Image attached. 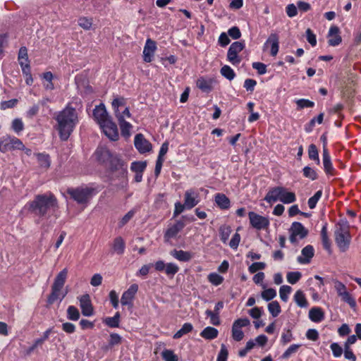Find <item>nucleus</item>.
<instances>
[{
    "instance_id": "nucleus-1",
    "label": "nucleus",
    "mask_w": 361,
    "mask_h": 361,
    "mask_svg": "<svg viewBox=\"0 0 361 361\" xmlns=\"http://www.w3.org/2000/svg\"><path fill=\"white\" fill-rule=\"evenodd\" d=\"M58 208V200L51 192L36 195L34 199L27 202L23 207L39 218L35 220L36 224H39L40 219L49 218Z\"/></svg>"
},
{
    "instance_id": "nucleus-2",
    "label": "nucleus",
    "mask_w": 361,
    "mask_h": 361,
    "mask_svg": "<svg viewBox=\"0 0 361 361\" xmlns=\"http://www.w3.org/2000/svg\"><path fill=\"white\" fill-rule=\"evenodd\" d=\"M55 120V128L62 141H66L70 137L79 122L76 109L69 104L57 113Z\"/></svg>"
},
{
    "instance_id": "nucleus-3",
    "label": "nucleus",
    "mask_w": 361,
    "mask_h": 361,
    "mask_svg": "<svg viewBox=\"0 0 361 361\" xmlns=\"http://www.w3.org/2000/svg\"><path fill=\"white\" fill-rule=\"evenodd\" d=\"M92 116L94 121L99 126L102 133L111 140H118L119 134L117 125L108 114L103 103L97 105L93 109Z\"/></svg>"
},
{
    "instance_id": "nucleus-4",
    "label": "nucleus",
    "mask_w": 361,
    "mask_h": 361,
    "mask_svg": "<svg viewBox=\"0 0 361 361\" xmlns=\"http://www.w3.org/2000/svg\"><path fill=\"white\" fill-rule=\"evenodd\" d=\"M67 193L78 204H85L96 194V190L92 188L81 186L68 188Z\"/></svg>"
},
{
    "instance_id": "nucleus-5",
    "label": "nucleus",
    "mask_w": 361,
    "mask_h": 361,
    "mask_svg": "<svg viewBox=\"0 0 361 361\" xmlns=\"http://www.w3.org/2000/svg\"><path fill=\"white\" fill-rule=\"evenodd\" d=\"M16 149H24V145L20 139L10 135H5L0 138L1 152L6 153Z\"/></svg>"
},
{
    "instance_id": "nucleus-6",
    "label": "nucleus",
    "mask_w": 361,
    "mask_h": 361,
    "mask_svg": "<svg viewBox=\"0 0 361 361\" xmlns=\"http://www.w3.org/2000/svg\"><path fill=\"white\" fill-rule=\"evenodd\" d=\"M245 48V42L242 41H236L233 42L228 48L227 52V60L233 66H238L242 59L239 56V53Z\"/></svg>"
},
{
    "instance_id": "nucleus-7",
    "label": "nucleus",
    "mask_w": 361,
    "mask_h": 361,
    "mask_svg": "<svg viewBox=\"0 0 361 361\" xmlns=\"http://www.w3.org/2000/svg\"><path fill=\"white\" fill-rule=\"evenodd\" d=\"M289 233V240L290 243L293 244H295L298 243V240L303 239L307 235L308 231L304 227V226L301 223L294 221L293 223H292L290 226Z\"/></svg>"
},
{
    "instance_id": "nucleus-8",
    "label": "nucleus",
    "mask_w": 361,
    "mask_h": 361,
    "mask_svg": "<svg viewBox=\"0 0 361 361\" xmlns=\"http://www.w3.org/2000/svg\"><path fill=\"white\" fill-rule=\"evenodd\" d=\"M153 266L156 271H164L170 279H173L180 269L179 267L176 263H165L164 261L161 259L157 261Z\"/></svg>"
},
{
    "instance_id": "nucleus-9",
    "label": "nucleus",
    "mask_w": 361,
    "mask_h": 361,
    "mask_svg": "<svg viewBox=\"0 0 361 361\" xmlns=\"http://www.w3.org/2000/svg\"><path fill=\"white\" fill-rule=\"evenodd\" d=\"M248 216L251 226L257 230L266 229L269 226V220L267 217L261 216L254 212H250Z\"/></svg>"
},
{
    "instance_id": "nucleus-10",
    "label": "nucleus",
    "mask_w": 361,
    "mask_h": 361,
    "mask_svg": "<svg viewBox=\"0 0 361 361\" xmlns=\"http://www.w3.org/2000/svg\"><path fill=\"white\" fill-rule=\"evenodd\" d=\"M107 166L112 172H118L121 175H125L127 173V164L116 154H114Z\"/></svg>"
},
{
    "instance_id": "nucleus-11",
    "label": "nucleus",
    "mask_w": 361,
    "mask_h": 361,
    "mask_svg": "<svg viewBox=\"0 0 361 361\" xmlns=\"http://www.w3.org/2000/svg\"><path fill=\"white\" fill-rule=\"evenodd\" d=\"M185 224L182 220H177L175 224L169 225L164 232V239L165 243H169L171 239L176 238L179 232H180Z\"/></svg>"
},
{
    "instance_id": "nucleus-12",
    "label": "nucleus",
    "mask_w": 361,
    "mask_h": 361,
    "mask_svg": "<svg viewBox=\"0 0 361 361\" xmlns=\"http://www.w3.org/2000/svg\"><path fill=\"white\" fill-rule=\"evenodd\" d=\"M335 240L342 252H345L349 247L350 235L347 231L339 228L335 231Z\"/></svg>"
},
{
    "instance_id": "nucleus-13",
    "label": "nucleus",
    "mask_w": 361,
    "mask_h": 361,
    "mask_svg": "<svg viewBox=\"0 0 361 361\" xmlns=\"http://www.w3.org/2000/svg\"><path fill=\"white\" fill-rule=\"evenodd\" d=\"M200 202V194L194 188H190L185 190L184 194V204L186 209H191Z\"/></svg>"
},
{
    "instance_id": "nucleus-14",
    "label": "nucleus",
    "mask_w": 361,
    "mask_h": 361,
    "mask_svg": "<svg viewBox=\"0 0 361 361\" xmlns=\"http://www.w3.org/2000/svg\"><path fill=\"white\" fill-rule=\"evenodd\" d=\"M94 155L95 156L97 161L101 164L107 166L109 161L112 159L114 153H112L107 147L100 146L97 148Z\"/></svg>"
},
{
    "instance_id": "nucleus-15",
    "label": "nucleus",
    "mask_w": 361,
    "mask_h": 361,
    "mask_svg": "<svg viewBox=\"0 0 361 361\" xmlns=\"http://www.w3.org/2000/svg\"><path fill=\"white\" fill-rule=\"evenodd\" d=\"M134 145L137 150L141 154H145L152 149V144L141 133L135 136Z\"/></svg>"
},
{
    "instance_id": "nucleus-16",
    "label": "nucleus",
    "mask_w": 361,
    "mask_h": 361,
    "mask_svg": "<svg viewBox=\"0 0 361 361\" xmlns=\"http://www.w3.org/2000/svg\"><path fill=\"white\" fill-rule=\"evenodd\" d=\"M78 299L82 315L85 317H90L93 315L94 309L90 295L88 294H85L80 296Z\"/></svg>"
},
{
    "instance_id": "nucleus-17",
    "label": "nucleus",
    "mask_w": 361,
    "mask_h": 361,
    "mask_svg": "<svg viewBox=\"0 0 361 361\" xmlns=\"http://www.w3.org/2000/svg\"><path fill=\"white\" fill-rule=\"evenodd\" d=\"M138 290V286L135 283L132 284L127 290H126L121 298L122 305L133 306V300Z\"/></svg>"
},
{
    "instance_id": "nucleus-18",
    "label": "nucleus",
    "mask_w": 361,
    "mask_h": 361,
    "mask_svg": "<svg viewBox=\"0 0 361 361\" xmlns=\"http://www.w3.org/2000/svg\"><path fill=\"white\" fill-rule=\"evenodd\" d=\"M157 49L156 43L151 39H147L143 49V60L147 63L152 61L155 51Z\"/></svg>"
},
{
    "instance_id": "nucleus-19",
    "label": "nucleus",
    "mask_w": 361,
    "mask_h": 361,
    "mask_svg": "<svg viewBox=\"0 0 361 361\" xmlns=\"http://www.w3.org/2000/svg\"><path fill=\"white\" fill-rule=\"evenodd\" d=\"M168 150H169V142H164L160 147V149L159 152V155H158L157 159L156 161L154 174L157 177L159 176V175L160 174V172H161V168L163 166V162L164 161V157L167 153Z\"/></svg>"
},
{
    "instance_id": "nucleus-20",
    "label": "nucleus",
    "mask_w": 361,
    "mask_h": 361,
    "mask_svg": "<svg viewBox=\"0 0 361 361\" xmlns=\"http://www.w3.org/2000/svg\"><path fill=\"white\" fill-rule=\"evenodd\" d=\"M340 30L338 27L337 26H331L329 28V32H328V44L330 46L332 47H336L339 45L342 42V38L341 35H339Z\"/></svg>"
},
{
    "instance_id": "nucleus-21",
    "label": "nucleus",
    "mask_w": 361,
    "mask_h": 361,
    "mask_svg": "<svg viewBox=\"0 0 361 361\" xmlns=\"http://www.w3.org/2000/svg\"><path fill=\"white\" fill-rule=\"evenodd\" d=\"M314 255V249L312 245H307L301 251V255L298 256L297 261L302 264L310 263Z\"/></svg>"
},
{
    "instance_id": "nucleus-22",
    "label": "nucleus",
    "mask_w": 361,
    "mask_h": 361,
    "mask_svg": "<svg viewBox=\"0 0 361 361\" xmlns=\"http://www.w3.org/2000/svg\"><path fill=\"white\" fill-rule=\"evenodd\" d=\"M269 44H271V55L272 56H276L279 49V39L277 34L271 33L264 43V47H266Z\"/></svg>"
},
{
    "instance_id": "nucleus-23",
    "label": "nucleus",
    "mask_w": 361,
    "mask_h": 361,
    "mask_svg": "<svg viewBox=\"0 0 361 361\" xmlns=\"http://www.w3.org/2000/svg\"><path fill=\"white\" fill-rule=\"evenodd\" d=\"M283 191V187H275L269 190L267 193L264 200L268 203H274L279 200L281 192Z\"/></svg>"
},
{
    "instance_id": "nucleus-24",
    "label": "nucleus",
    "mask_w": 361,
    "mask_h": 361,
    "mask_svg": "<svg viewBox=\"0 0 361 361\" xmlns=\"http://www.w3.org/2000/svg\"><path fill=\"white\" fill-rule=\"evenodd\" d=\"M170 255L176 259L183 262H189L193 257L190 252L176 249L171 250Z\"/></svg>"
},
{
    "instance_id": "nucleus-25",
    "label": "nucleus",
    "mask_w": 361,
    "mask_h": 361,
    "mask_svg": "<svg viewBox=\"0 0 361 361\" xmlns=\"http://www.w3.org/2000/svg\"><path fill=\"white\" fill-rule=\"evenodd\" d=\"M212 79L200 77L196 81L197 87L203 92L209 93L212 90Z\"/></svg>"
},
{
    "instance_id": "nucleus-26",
    "label": "nucleus",
    "mask_w": 361,
    "mask_h": 361,
    "mask_svg": "<svg viewBox=\"0 0 361 361\" xmlns=\"http://www.w3.org/2000/svg\"><path fill=\"white\" fill-rule=\"evenodd\" d=\"M214 202L221 209H228L231 207L229 198L224 193H216L214 195Z\"/></svg>"
},
{
    "instance_id": "nucleus-27",
    "label": "nucleus",
    "mask_w": 361,
    "mask_h": 361,
    "mask_svg": "<svg viewBox=\"0 0 361 361\" xmlns=\"http://www.w3.org/2000/svg\"><path fill=\"white\" fill-rule=\"evenodd\" d=\"M126 249V243L123 238L121 236H118L114 238L112 243V252L118 255H122Z\"/></svg>"
},
{
    "instance_id": "nucleus-28",
    "label": "nucleus",
    "mask_w": 361,
    "mask_h": 361,
    "mask_svg": "<svg viewBox=\"0 0 361 361\" xmlns=\"http://www.w3.org/2000/svg\"><path fill=\"white\" fill-rule=\"evenodd\" d=\"M309 318L313 322H320L324 319V314L322 308L314 307L309 311Z\"/></svg>"
},
{
    "instance_id": "nucleus-29",
    "label": "nucleus",
    "mask_w": 361,
    "mask_h": 361,
    "mask_svg": "<svg viewBox=\"0 0 361 361\" xmlns=\"http://www.w3.org/2000/svg\"><path fill=\"white\" fill-rule=\"evenodd\" d=\"M293 300L297 305L301 308H307L309 305L305 293L300 290H298L295 293Z\"/></svg>"
},
{
    "instance_id": "nucleus-30",
    "label": "nucleus",
    "mask_w": 361,
    "mask_h": 361,
    "mask_svg": "<svg viewBox=\"0 0 361 361\" xmlns=\"http://www.w3.org/2000/svg\"><path fill=\"white\" fill-rule=\"evenodd\" d=\"M218 330L212 326H207L200 332V336L207 340H213L218 336Z\"/></svg>"
},
{
    "instance_id": "nucleus-31",
    "label": "nucleus",
    "mask_w": 361,
    "mask_h": 361,
    "mask_svg": "<svg viewBox=\"0 0 361 361\" xmlns=\"http://www.w3.org/2000/svg\"><path fill=\"white\" fill-rule=\"evenodd\" d=\"M68 274V269L66 268H64L63 270H61L56 276L54 283L52 286H56L58 288H60L62 289Z\"/></svg>"
},
{
    "instance_id": "nucleus-32",
    "label": "nucleus",
    "mask_w": 361,
    "mask_h": 361,
    "mask_svg": "<svg viewBox=\"0 0 361 361\" xmlns=\"http://www.w3.org/2000/svg\"><path fill=\"white\" fill-rule=\"evenodd\" d=\"M119 117L118 124L120 126L121 135L123 137H129L133 126L129 122L125 121V119H122L121 116Z\"/></svg>"
},
{
    "instance_id": "nucleus-33",
    "label": "nucleus",
    "mask_w": 361,
    "mask_h": 361,
    "mask_svg": "<svg viewBox=\"0 0 361 361\" xmlns=\"http://www.w3.org/2000/svg\"><path fill=\"white\" fill-rule=\"evenodd\" d=\"M296 200L295 194L293 192H288L283 188V191L281 192L280 201L283 204H290Z\"/></svg>"
},
{
    "instance_id": "nucleus-34",
    "label": "nucleus",
    "mask_w": 361,
    "mask_h": 361,
    "mask_svg": "<svg viewBox=\"0 0 361 361\" xmlns=\"http://www.w3.org/2000/svg\"><path fill=\"white\" fill-rule=\"evenodd\" d=\"M112 109L114 113H117L121 109L126 106V99L123 97L116 96L111 102Z\"/></svg>"
},
{
    "instance_id": "nucleus-35",
    "label": "nucleus",
    "mask_w": 361,
    "mask_h": 361,
    "mask_svg": "<svg viewBox=\"0 0 361 361\" xmlns=\"http://www.w3.org/2000/svg\"><path fill=\"white\" fill-rule=\"evenodd\" d=\"M61 290V288H58L54 286H51V293L49 295L48 299H47V302L49 304H53L59 298H60V300H61L65 297V295H63L60 298Z\"/></svg>"
},
{
    "instance_id": "nucleus-36",
    "label": "nucleus",
    "mask_w": 361,
    "mask_h": 361,
    "mask_svg": "<svg viewBox=\"0 0 361 361\" xmlns=\"http://www.w3.org/2000/svg\"><path fill=\"white\" fill-rule=\"evenodd\" d=\"M120 322V313L117 312L114 317H106L104 320V323L111 327V328H116L119 326Z\"/></svg>"
},
{
    "instance_id": "nucleus-37",
    "label": "nucleus",
    "mask_w": 361,
    "mask_h": 361,
    "mask_svg": "<svg viewBox=\"0 0 361 361\" xmlns=\"http://www.w3.org/2000/svg\"><path fill=\"white\" fill-rule=\"evenodd\" d=\"M36 155L37 161L41 167L48 169L50 166L51 161L49 154L44 153H38Z\"/></svg>"
},
{
    "instance_id": "nucleus-38",
    "label": "nucleus",
    "mask_w": 361,
    "mask_h": 361,
    "mask_svg": "<svg viewBox=\"0 0 361 361\" xmlns=\"http://www.w3.org/2000/svg\"><path fill=\"white\" fill-rule=\"evenodd\" d=\"M193 326L190 323H185L182 327L173 335L174 339H178L183 335L191 332Z\"/></svg>"
},
{
    "instance_id": "nucleus-39",
    "label": "nucleus",
    "mask_w": 361,
    "mask_h": 361,
    "mask_svg": "<svg viewBox=\"0 0 361 361\" xmlns=\"http://www.w3.org/2000/svg\"><path fill=\"white\" fill-rule=\"evenodd\" d=\"M220 73L222 76L230 81L233 80L235 77L234 71L228 65L222 66L220 70Z\"/></svg>"
},
{
    "instance_id": "nucleus-40",
    "label": "nucleus",
    "mask_w": 361,
    "mask_h": 361,
    "mask_svg": "<svg viewBox=\"0 0 361 361\" xmlns=\"http://www.w3.org/2000/svg\"><path fill=\"white\" fill-rule=\"evenodd\" d=\"M321 235H322V241L324 248L328 251H330L331 242H330L328 235H327L326 224L323 226L322 231H321Z\"/></svg>"
},
{
    "instance_id": "nucleus-41",
    "label": "nucleus",
    "mask_w": 361,
    "mask_h": 361,
    "mask_svg": "<svg viewBox=\"0 0 361 361\" xmlns=\"http://www.w3.org/2000/svg\"><path fill=\"white\" fill-rule=\"evenodd\" d=\"M268 310L273 317H276L281 312L278 301H272L268 304Z\"/></svg>"
},
{
    "instance_id": "nucleus-42",
    "label": "nucleus",
    "mask_w": 361,
    "mask_h": 361,
    "mask_svg": "<svg viewBox=\"0 0 361 361\" xmlns=\"http://www.w3.org/2000/svg\"><path fill=\"white\" fill-rule=\"evenodd\" d=\"M231 233V228L229 226L224 225L219 228V235L221 240L226 243Z\"/></svg>"
},
{
    "instance_id": "nucleus-43",
    "label": "nucleus",
    "mask_w": 361,
    "mask_h": 361,
    "mask_svg": "<svg viewBox=\"0 0 361 361\" xmlns=\"http://www.w3.org/2000/svg\"><path fill=\"white\" fill-rule=\"evenodd\" d=\"M164 361H178V357L172 350L164 349L161 353Z\"/></svg>"
},
{
    "instance_id": "nucleus-44",
    "label": "nucleus",
    "mask_w": 361,
    "mask_h": 361,
    "mask_svg": "<svg viewBox=\"0 0 361 361\" xmlns=\"http://www.w3.org/2000/svg\"><path fill=\"white\" fill-rule=\"evenodd\" d=\"M11 128L17 135H19L24 130V123L22 119L14 118L11 123Z\"/></svg>"
},
{
    "instance_id": "nucleus-45",
    "label": "nucleus",
    "mask_w": 361,
    "mask_h": 361,
    "mask_svg": "<svg viewBox=\"0 0 361 361\" xmlns=\"http://www.w3.org/2000/svg\"><path fill=\"white\" fill-rule=\"evenodd\" d=\"M67 318L69 320L77 321L80 318L79 310L73 305H71L67 309Z\"/></svg>"
},
{
    "instance_id": "nucleus-46",
    "label": "nucleus",
    "mask_w": 361,
    "mask_h": 361,
    "mask_svg": "<svg viewBox=\"0 0 361 361\" xmlns=\"http://www.w3.org/2000/svg\"><path fill=\"white\" fill-rule=\"evenodd\" d=\"M339 297L341 298L342 301L348 304L351 308L356 307V301L348 291H346L344 293H343V294L339 295Z\"/></svg>"
},
{
    "instance_id": "nucleus-47",
    "label": "nucleus",
    "mask_w": 361,
    "mask_h": 361,
    "mask_svg": "<svg viewBox=\"0 0 361 361\" xmlns=\"http://www.w3.org/2000/svg\"><path fill=\"white\" fill-rule=\"evenodd\" d=\"M309 158L316 161L317 164H319L320 160L319 157V152L315 145L311 144L308 148Z\"/></svg>"
},
{
    "instance_id": "nucleus-48",
    "label": "nucleus",
    "mask_w": 361,
    "mask_h": 361,
    "mask_svg": "<svg viewBox=\"0 0 361 361\" xmlns=\"http://www.w3.org/2000/svg\"><path fill=\"white\" fill-rule=\"evenodd\" d=\"M208 281L214 286H219L224 281V277L217 273L213 272L208 275Z\"/></svg>"
},
{
    "instance_id": "nucleus-49",
    "label": "nucleus",
    "mask_w": 361,
    "mask_h": 361,
    "mask_svg": "<svg viewBox=\"0 0 361 361\" xmlns=\"http://www.w3.org/2000/svg\"><path fill=\"white\" fill-rule=\"evenodd\" d=\"M302 172L303 176L305 178L310 179L311 180H314L318 178L316 171L310 166H305L302 169Z\"/></svg>"
},
{
    "instance_id": "nucleus-50",
    "label": "nucleus",
    "mask_w": 361,
    "mask_h": 361,
    "mask_svg": "<svg viewBox=\"0 0 361 361\" xmlns=\"http://www.w3.org/2000/svg\"><path fill=\"white\" fill-rule=\"evenodd\" d=\"M301 346L300 344H292L290 345L286 351L282 354V359H288L293 354L295 353L298 348Z\"/></svg>"
},
{
    "instance_id": "nucleus-51",
    "label": "nucleus",
    "mask_w": 361,
    "mask_h": 361,
    "mask_svg": "<svg viewBox=\"0 0 361 361\" xmlns=\"http://www.w3.org/2000/svg\"><path fill=\"white\" fill-rule=\"evenodd\" d=\"M147 167L146 161H133L131 164L130 169L135 173L143 172Z\"/></svg>"
},
{
    "instance_id": "nucleus-52",
    "label": "nucleus",
    "mask_w": 361,
    "mask_h": 361,
    "mask_svg": "<svg viewBox=\"0 0 361 361\" xmlns=\"http://www.w3.org/2000/svg\"><path fill=\"white\" fill-rule=\"evenodd\" d=\"M292 288L287 285L281 286L279 289V295L282 301L287 302L288 300V295L290 293Z\"/></svg>"
},
{
    "instance_id": "nucleus-53",
    "label": "nucleus",
    "mask_w": 361,
    "mask_h": 361,
    "mask_svg": "<svg viewBox=\"0 0 361 361\" xmlns=\"http://www.w3.org/2000/svg\"><path fill=\"white\" fill-rule=\"evenodd\" d=\"M322 195V190H319L317 192H315V194L309 198L307 204L308 207L310 209H314L316 207V205L318 202V201L320 200Z\"/></svg>"
},
{
    "instance_id": "nucleus-54",
    "label": "nucleus",
    "mask_w": 361,
    "mask_h": 361,
    "mask_svg": "<svg viewBox=\"0 0 361 361\" xmlns=\"http://www.w3.org/2000/svg\"><path fill=\"white\" fill-rule=\"evenodd\" d=\"M205 314L209 317L210 319V323L214 326H218L220 324V319H219V314L215 313L213 311L210 310H207L205 311Z\"/></svg>"
},
{
    "instance_id": "nucleus-55",
    "label": "nucleus",
    "mask_w": 361,
    "mask_h": 361,
    "mask_svg": "<svg viewBox=\"0 0 361 361\" xmlns=\"http://www.w3.org/2000/svg\"><path fill=\"white\" fill-rule=\"evenodd\" d=\"M262 298L266 301H270L276 296V291L274 288H267L261 293Z\"/></svg>"
},
{
    "instance_id": "nucleus-56",
    "label": "nucleus",
    "mask_w": 361,
    "mask_h": 361,
    "mask_svg": "<svg viewBox=\"0 0 361 361\" xmlns=\"http://www.w3.org/2000/svg\"><path fill=\"white\" fill-rule=\"evenodd\" d=\"M302 277V274L300 271H290L287 274V281L290 284L296 283Z\"/></svg>"
},
{
    "instance_id": "nucleus-57",
    "label": "nucleus",
    "mask_w": 361,
    "mask_h": 361,
    "mask_svg": "<svg viewBox=\"0 0 361 361\" xmlns=\"http://www.w3.org/2000/svg\"><path fill=\"white\" fill-rule=\"evenodd\" d=\"M324 170L327 176H335L336 169L333 166L331 159L323 161Z\"/></svg>"
},
{
    "instance_id": "nucleus-58",
    "label": "nucleus",
    "mask_w": 361,
    "mask_h": 361,
    "mask_svg": "<svg viewBox=\"0 0 361 361\" xmlns=\"http://www.w3.org/2000/svg\"><path fill=\"white\" fill-rule=\"evenodd\" d=\"M298 109L312 108L314 103L307 99H299L295 101Z\"/></svg>"
},
{
    "instance_id": "nucleus-59",
    "label": "nucleus",
    "mask_w": 361,
    "mask_h": 361,
    "mask_svg": "<svg viewBox=\"0 0 361 361\" xmlns=\"http://www.w3.org/2000/svg\"><path fill=\"white\" fill-rule=\"evenodd\" d=\"M293 339V334L290 329L284 330L281 334V343L286 345Z\"/></svg>"
},
{
    "instance_id": "nucleus-60",
    "label": "nucleus",
    "mask_w": 361,
    "mask_h": 361,
    "mask_svg": "<svg viewBox=\"0 0 361 361\" xmlns=\"http://www.w3.org/2000/svg\"><path fill=\"white\" fill-rule=\"evenodd\" d=\"M78 25L85 30H90L92 25V19L82 17L78 19Z\"/></svg>"
},
{
    "instance_id": "nucleus-61",
    "label": "nucleus",
    "mask_w": 361,
    "mask_h": 361,
    "mask_svg": "<svg viewBox=\"0 0 361 361\" xmlns=\"http://www.w3.org/2000/svg\"><path fill=\"white\" fill-rule=\"evenodd\" d=\"M228 351L225 344L221 345V349L218 354L216 361H227Z\"/></svg>"
},
{
    "instance_id": "nucleus-62",
    "label": "nucleus",
    "mask_w": 361,
    "mask_h": 361,
    "mask_svg": "<svg viewBox=\"0 0 361 361\" xmlns=\"http://www.w3.org/2000/svg\"><path fill=\"white\" fill-rule=\"evenodd\" d=\"M232 338L235 341H240L244 338V333L241 329L232 326Z\"/></svg>"
},
{
    "instance_id": "nucleus-63",
    "label": "nucleus",
    "mask_w": 361,
    "mask_h": 361,
    "mask_svg": "<svg viewBox=\"0 0 361 361\" xmlns=\"http://www.w3.org/2000/svg\"><path fill=\"white\" fill-rule=\"evenodd\" d=\"M330 348L334 357H339L343 354V350L338 343H332Z\"/></svg>"
},
{
    "instance_id": "nucleus-64",
    "label": "nucleus",
    "mask_w": 361,
    "mask_h": 361,
    "mask_svg": "<svg viewBox=\"0 0 361 361\" xmlns=\"http://www.w3.org/2000/svg\"><path fill=\"white\" fill-rule=\"evenodd\" d=\"M266 267V264L264 262H254L249 267L248 271L251 274H254L259 270L264 269Z\"/></svg>"
}]
</instances>
